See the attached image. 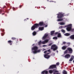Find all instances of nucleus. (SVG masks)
<instances>
[{"label":"nucleus","mask_w":74,"mask_h":74,"mask_svg":"<svg viewBox=\"0 0 74 74\" xmlns=\"http://www.w3.org/2000/svg\"><path fill=\"white\" fill-rule=\"evenodd\" d=\"M46 38V37L44 36L42 38V39L43 40H45V38Z\"/></svg>","instance_id":"nucleus-31"},{"label":"nucleus","mask_w":74,"mask_h":74,"mask_svg":"<svg viewBox=\"0 0 74 74\" xmlns=\"http://www.w3.org/2000/svg\"><path fill=\"white\" fill-rule=\"evenodd\" d=\"M55 68H56V65H52L49 67V69H55Z\"/></svg>","instance_id":"nucleus-7"},{"label":"nucleus","mask_w":74,"mask_h":74,"mask_svg":"<svg viewBox=\"0 0 74 74\" xmlns=\"http://www.w3.org/2000/svg\"><path fill=\"white\" fill-rule=\"evenodd\" d=\"M61 32L62 33H65V30H64L63 29H61Z\"/></svg>","instance_id":"nucleus-24"},{"label":"nucleus","mask_w":74,"mask_h":74,"mask_svg":"<svg viewBox=\"0 0 74 74\" xmlns=\"http://www.w3.org/2000/svg\"><path fill=\"white\" fill-rule=\"evenodd\" d=\"M67 44H70V42H68L67 43Z\"/></svg>","instance_id":"nucleus-46"},{"label":"nucleus","mask_w":74,"mask_h":74,"mask_svg":"<svg viewBox=\"0 0 74 74\" xmlns=\"http://www.w3.org/2000/svg\"><path fill=\"white\" fill-rule=\"evenodd\" d=\"M3 12V11L1 10H0V12Z\"/></svg>","instance_id":"nucleus-41"},{"label":"nucleus","mask_w":74,"mask_h":74,"mask_svg":"<svg viewBox=\"0 0 74 74\" xmlns=\"http://www.w3.org/2000/svg\"><path fill=\"white\" fill-rule=\"evenodd\" d=\"M70 44H69L68 45V46H70Z\"/></svg>","instance_id":"nucleus-51"},{"label":"nucleus","mask_w":74,"mask_h":74,"mask_svg":"<svg viewBox=\"0 0 74 74\" xmlns=\"http://www.w3.org/2000/svg\"><path fill=\"white\" fill-rule=\"evenodd\" d=\"M11 39L13 40H15L16 39V38L14 37H13L11 38Z\"/></svg>","instance_id":"nucleus-25"},{"label":"nucleus","mask_w":74,"mask_h":74,"mask_svg":"<svg viewBox=\"0 0 74 74\" xmlns=\"http://www.w3.org/2000/svg\"><path fill=\"white\" fill-rule=\"evenodd\" d=\"M6 5H7L8 6H10V3H6Z\"/></svg>","instance_id":"nucleus-33"},{"label":"nucleus","mask_w":74,"mask_h":74,"mask_svg":"<svg viewBox=\"0 0 74 74\" xmlns=\"http://www.w3.org/2000/svg\"><path fill=\"white\" fill-rule=\"evenodd\" d=\"M44 57L45 58L48 59H49V58H50V56L48 55H47V54H45L44 55Z\"/></svg>","instance_id":"nucleus-11"},{"label":"nucleus","mask_w":74,"mask_h":74,"mask_svg":"<svg viewBox=\"0 0 74 74\" xmlns=\"http://www.w3.org/2000/svg\"><path fill=\"white\" fill-rule=\"evenodd\" d=\"M54 33H55V31H51V34L52 35L54 34Z\"/></svg>","instance_id":"nucleus-19"},{"label":"nucleus","mask_w":74,"mask_h":74,"mask_svg":"<svg viewBox=\"0 0 74 74\" xmlns=\"http://www.w3.org/2000/svg\"><path fill=\"white\" fill-rule=\"evenodd\" d=\"M49 41V40L48 39H46L44 41L42 42V44H45V43H47Z\"/></svg>","instance_id":"nucleus-9"},{"label":"nucleus","mask_w":74,"mask_h":74,"mask_svg":"<svg viewBox=\"0 0 74 74\" xmlns=\"http://www.w3.org/2000/svg\"><path fill=\"white\" fill-rule=\"evenodd\" d=\"M47 47V45H43V47Z\"/></svg>","instance_id":"nucleus-42"},{"label":"nucleus","mask_w":74,"mask_h":74,"mask_svg":"<svg viewBox=\"0 0 74 74\" xmlns=\"http://www.w3.org/2000/svg\"><path fill=\"white\" fill-rule=\"evenodd\" d=\"M41 44H42V42L41 41H40L38 42V44L39 45H41Z\"/></svg>","instance_id":"nucleus-22"},{"label":"nucleus","mask_w":74,"mask_h":74,"mask_svg":"<svg viewBox=\"0 0 74 74\" xmlns=\"http://www.w3.org/2000/svg\"><path fill=\"white\" fill-rule=\"evenodd\" d=\"M8 44H9L10 45H12L13 42L11 40H9L8 41Z\"/></svg>","instance_id":"nucleus-12"},{"label":"nucleus","mask_w":74,"mask_h":74,"mask_svg":"<svg viewBox=\"0 0 74 74\" xmlns=\"http://www.w3.org/2000/svg\"><path fill=\"white\" fill-rule=\"evenodd\" d=\"M60 25H64L65 24V23H64L62 22L61 23H60Z\"/></svg>","instance_id":"nucleus-23"},{"label":"nucleus","mask_w":74,"mask_h":74,"mask_svg":"<svg viewBox=\"0 0 74 74\" xmlns=\"http://www.w3.org/2000/svg\"><path fill=\"white\" fill-rule=\"evenodd\" d=\"M53 39L57 40V39H58V38L56 37H54L53 38Z\"/></svg>","instance_id":"nucleus-29"},{"label":"nucleus","mask_w":74,"mask_h":74,"mask_svg":"<svg viewBox=\"0 0 74 74\" xmlns=\"http://www.w3.org/2000/svg\"><path fill=\"white\" fill-rule=\"evenodd\" d=\"M58 32H57L55 33V34L56 35V34H58Z\"/></svg>","instance_id":"nucleus-39"},{"label":"nucleus","mask_w":74,"mask_h":74,"mask_svg":"<svg viewBox=\"0 0 74 74\" xmlns=\"http://www.w3.org/2000/svg\"><path fill=\"white\" fill-rule=\"evenodd\" d=\"M36 34H37V32H34L32 33V34L33 36H34L36 35Z\"/></svg>","instance_id":"nucleus-18"},{"label":"nucleus","mask_w":74,"mask_h":74,"mask_svg":"<svg viewBox=\"0 0 74 74\" xmlns=\"http://www.w3.org/2000/svg\"><path fill=\"white\" fill-rule=\"evenodd\" d=\"M49 53H48L47 54H46V55H49Z\"/></svg>","instance_id":"nucleus-47"},{"label":"nucleus","mask_w":74,"mask_h":74,"mask_svg":"<svg viewBox=\"0 0 74 74\" xmlns=\"http://www.w3.org/2000/svg\"><path fill=\"white\" fill-rule=\"evenodd\" d=\"M37 50H38V47L37 46H34L32 48V51L33 53H37Z\"/></svg>","instance_id":"nucleus-1"},{"label":"nucleus","mask_w":74,"mask_h":74,"mask_svg":"<svg viewBox=\"0 0 74 74\" xmlns=\"http://www.w3.org/2000/svg\"><path fill=\"white\" fill-rule=\"evenodd\" d=\"M52 43H50L49 44L48 46H51V45H52Z\"/></svg>","instance_id":"nucleus-36"},{"label":"nucleus","mask_w":74,"mask_h":74,"mask_svg":"<svg viewBox=\"0 0 74 74\" xmlns=\"http://www.w3.org/2000/svg\"><path fill=\"white\" fill-rule=\"evenodd\" d=\"M63 21V18L58 19V21Z\"/></svg>","instance_id":"nucleus-26"},{"label":"nucleus","mask_w":74,"mask_h":74,"mask_svg":"<svg viewBox=\"0 0 74 74\" xmlns=\"http://www.w3.org/2000/svg\"><path fill=\"white\" fill-rule=\"evenodd\" d=\"M37 27H38V26H37V24L36 23L32 26L31 29L32 30H34L36 29H37Z\"/></svg>","instance_id":"nucleus-5"},{"label":"nucleus","mask_w":74,"mask_h":74,"mask_svg":"<svg viewBox=\"0 0 74 74\" xmlns=\"http://www.w3.org/2000/svg\"><path fill=\"white\" fill-rule=\"evenodd\" d=\"M27 19H28V18H27Z\"/></svg>","instance_id":"nucleus-53"},{"label":"nucleus","mask_w":74,"mask_h":74,"mask_svg":"<svg viewBox=\"0 0 74 74\" xmlns=\"http://www.w3.org/2000/svg\"><path fill=\"white\" fill-rule=\"evenodd\" d=\"M47 51H48V52H50V49L48 50H47Z\"/></svg>","instance_id":"nucleus-44"},{"label":"nucleus","mask_w":74,"mask_h":74,"mask_svg":"<svg viewBox=\"0 0 74 74\" xmlns=\"http://www.w3.org/2000/svg\"><path fill=\"white\" fill-rule=\"evenodd\" d=\"M56 70V72H55V74H59V73H58V72H59V71H57Z\"/></svg>","instance_id":"nucleus-27"},{"label":"nucleus","mask_w":74,"mask_h":74,"mask_svg":"<svg viewBox=\"0 0 74 74\" xmlns=\"http://www.w3.org/2000/svg\"><path fill=\"white\" fill-rule=\"evenodd\" d=\"M61 34L60 33H58V37H61Z\"/></svg>","instance_id":"nucleus-21"},{"label":"nucleus","mask_w":74,"mask_h":74,"mask_svg":"<svg viewBox=\"0 0 74 74\" xmlns=\"http://www.w3.org/2000/svg\"><path fill=\"white\" fill-rule=\"evenodd\" d=\"M70 38L72 40H74V34L71 36L70 37Z\"/></svg>","instance_id":"nucleus-15"},{"label":"nucleus","mask_w":74,"mask_h":74,"mask_svg":"<svg viewBox=\"0 0 74 74\" xmlns=\"http://www.w3.org/2000/svg\"><path fill=\"white\" fill-rule=\"evenodd\" d=\"M36 25L38 26V27H39V26H44V22L42 21L40 22L38 24L36 23Z\"/></svg>","instance_id":"nucleus-6"},{"label":"nucleus","mask_w":74,"mask_h":74,"mask_svg":"<svg viewBox=\"0 0 74 74\" xmlns=\"http://www.w3.org/2000/svg\"><path fill=\"white\" fill-rule=\"evenodd\" d=\"M74 56H72L71 58L69 60V62H71V61H72L73 60V59H74Z\"/></svg>","instance_id":"nucleus-14"},{"label":"nucleus","mask_w":74,"mask_h":74,"mask_svg":"<svg viewBox=\"0 0 74 74\" xmlns=\"http://www.w3.org/2000/svg\"><path fill=\"white\" fill-rule=\"evenodd\" d=\"M1 32H4V29H1Z\"/></svg>","instance_id":"nucleus-32"},{"label":"nucleus","mask_w":74,"mask_h":74,"mask_svg":"<svg viewBox=\"0 0 74 74\" xmlns=\"http://www.w3.org/2000/svg\"><path fill=\"white\" fill-rule=\"evenodd\" d=\"M1 35L2 36H3L4 35H3V34L1 33Z\"/></svg>","instance_id":"nucleus-45"},{"label":"nucleus","mask_w":74,"mask_h":74,"mask_svg":"<svg viewBox=\"0 0 74 74\" xmlns=\"http://www.w3.org/2000/svg\"><path fill=\"white\" fill-rule=\"evenodd\" d=\"M48 36V34H45L44 36H45V37L47 38V36Z\"/></svg>","instance_id":"nucleus-28"},{"label":"nucleus","mask_w":74,"mask_h":74,"mask_svg":"<svg viewBox=\"0 0 74 74\" xmlns=\"http://www.w3.org/2000/svg\"><path fill=\"white\" fill-rule=\"evenodd\" d=\"M26 19H25L24 20V21H26Z\"/></svg>","instance_id":"nucleus-52"},{"label":"nucleus","mask_w":74,"mask_h":74,"mask_svg":"<svg viewBox=\"0 0 74 74\" xmlns=\"http://www.w3.org/2000/svg\"><path fill=\"white\" fill-rule=\"evenodd\" d=\"M63 44H64V45L66 44V42H63Z\"/></svg>","instance_id":"nucleus-37"},{"label":"nucleus","mask_w":74,"mask_h":74,"mask_svg":"<svg viewBox=\"0 0 74 74\" xmlns=\"http://www.w3.org/2000/svg\"><path fill=\"white\" fill-rule=\"evenodd\" d=\"M19 40L20 41H21V40H22V39H21V38H20V39H19Z\"/></svg>","instance_id":"nucleus-43"},{"label":"nucleus","mask_w":74,"mask_h":74,"mask_svg":"<svg viewBox=\"0 0 74 74\" xmlns=\"http://www.w3.org/2000/svg\"><path fill=\"white\" fill-rule=\"evenodd\" d=\"M56 64L57 66H59V62H57L56 63Z\"/></svg>","instance_id":"nucleus-35"},{"label":"nucleus","mask_w":74,"mask_h":74,"mask_svg":"<svg viewBox=\"0 0 74 74\" xmlns=\"http://www.w3.org/2000/svg\"><path fill=\"white\" fill-rule=\"evenodd\" d=\"M58 15V18H62L63 17H64L65 15H64V13H60L59 14H57Z\"/></svg>","instance_id":"nucleus-3"},{"label":"nucleus","mask_w":74,"mask_h":74,"mask_svg":"<svg viewBox=\"0 0 74 74\" xmlns=\"http://www.w3.org/2000/svg\"><path fill=\"white\" fill-rule=\"evenodd\" d=\"M51 49H53V51H56L58 49V47L55 45H52L51 47Z\"/></svg>","instance_id":"nucleus-4"},{"label":"nucleus","mask_w":74,"mask_h":74,"mask_svg":"<svg viewBox=\"0 0 74 74\" xmlns=\"http://www.w3.org/2000/svg\"><path fill=\"white\" fill-rule=\"evenodd\" d=\"M68 51V50H65L64 52V53H67Z\"/></svg>","instance_id":"nucleus-30"},{"label":"nucleus","mask_w":74,"mask_h":74,"mask_svg":"<svg viewBox=\"0 0 74 74\" xmlns=\"http://www.w3.org/2000/svg\"><path fill=\"white\" fill-rule=\"evenodd\" d=\"M64 35L65 36H69L70 35V34L69 33H66L64 34Z\"/></svg>","instance_id":"nucleus-17"},{"label":"nucleus","mask_w":74,"mask_h":74,"mask_svg":"<svg viewBox=\"0 0 74 74\" xmlns=\"http://www.w3.org/2000/svg\"><path fill=\"white\" fill-rule=\"evenodd\" d=\"M67 50L70 53H72L73 52V49L70 48H68L67 49Z\"/></svg>","instance_id":"nucleus-10"},{"label":"nucleus","mask_w":74,"mask_h":74,"mask_svg":"<svg viewBox=\"0 0 74 74\" xmlns=\"http://www.w3.org/2000/svg\"><path fill=\"white\" fill-rule=\"evenodd\" d=\"M4 13H3L2 14V15H4Z\"/></svg>","instance_id":"nucleus-50"},{"label":"nucleus","mask_w":74,"mask_h":74,"mask_svg":"<svg viewBox=\"0 0 74 74\" xmlns=\"http://www.w3.org/2000/svg\"><path fill=\"white\" fill-rule=\"evenodd\" d=\"M47 51H45L44 52V53H47Z\"/></svg>","instance_id":"nucleus-40"},{"label":"nucleus","mask_w":74,"mask_h":74,"mask_svg":"<svg viewBox=\"0 0 74 74\" xmlns=\"http://www.w3.org/2000/svg\"><path fill=\"white\" fill-rule=\"evenodd\" d=\"M47 25H46L45 26V27H47Z\"/></svg>","instance_id":"nucleus-48"},{"label":"nucleus","mask_w":74,"mask_h":74,"mask_svg":"<svg viewBox=\"0 0 74 74\" xmlns=\"http://www.w3.org/2000/svg\"><path fill=\"white\" fill-rule=\"evenodd\" d=\"M22 5H20V6H19L20 8H22Z\"/></svg>","instance_id":"nucleus-38"},{"label":"nucleus","mask_w":74,"mask_h":74,"mask_svg":"<svg viewBox=\"0 0 74 74\" xmlns=\"http://www.w3.org/2000/svg\"><path fill=\"white\" fill-rule=\"evenodd\" d=\"M63 74H67V72L65 70H64L63 72Z\"/></svg>","instance_id":"nucleus-20"},{"label":"nucleus","mask_w":74,"mask_h":74,"mask_svg":"<svg viewBox=\"0 0 74 74\" xmlns=\"http://www.w3.org/2000/svg\"><path fill=\"white\" fill-rule=\"evenodd\" d=\"M65 27H67L66 30L68 32H70L71 30V28L72 27V24H70L69 25L65 26Z\"/></svg>","instance_id":"nucleus-2"},{"label":"nucleus","mask_w":74,"mask_h":74,"mask_svg":"<svg viewBox=\"0 0 74 74\" xmlns=\"http://www.w3.org/2000/svg\"><path fill=\"white\" fill-rule=\"evenodd\" d=\"M44 28L43 27H39V30H44Z\"/></svg>","instance_id":"nucleus-16"},{"label":"nucleus","mask_w":74,"mask_h":74,"mask_svg":"<svg viewBox=\"0 0 74 74\" xmlns=\"http://www.w3.org/2000/svg\"><path fill=\"white\" fill-rule=\"evenodd\" d=\"M67 48V46H63L62 47V49L63 50H66Z\"/></svg>","instance_id":"nucleus-13"},{"label":"nucleus","mask_w":74,"mask_h":74,"mask_svg":"<svg viewBox=\"0 0 74 74\" xmlns=\"http://www.w3.org/2000/svg\"><path fill=\"white\" fill-rule=\"evenodd\" d=\"M70 55L67 54L64 57L66 59H69V58H70Z\"/></svg>","instance_id":"nucleus-8"},{"label":"nucleus","mask_w":74,"mask_h":74,"mask_svg":"<svg viewBox=\"0 0 74 74\" xmlns=\"http://www.w3.org/2000/svg\"><path fill=\"white\" fill-rule=\"evenodd\" d=\"M40 52V50H36V53H37V52Z\"/></svg>","instance_id":"nucleus-34"},{"label":"nucleus","mask_w":74,"mask_h":74,"mask_svg":"<svg viewBox=\"0 0 74 74\" xmlns=\"http://www.w3.org/2000/svg\"><path fill=\"white\" fill-rule=\"evenodd\" d=\"M3 8H5V6H4Z\"/></svg>","instance_id":"nucleus-49"}]
</instances>
